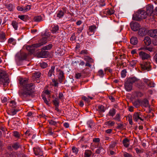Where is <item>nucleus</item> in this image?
<instances>
[{"label":"nucleus","mask_w":157,"mask_h":157,"mask_svg":"<svg viewBox=\"0 0 157 157\" xmlns=\"http://www.w3.org/2000/svg\"><path fill=\"white\" fill-rule=\"evenodd\" d=\"M147 17V13L144 10H139L133 15V20L139 21L143 19H145Z\"/></svg>","instance_id":"nucleus-3"},{"label":"nucleus","mask_w":157,"mask_h":157,"mask_svg":"<svg viewBox=\"0 0 157 157\" xmlns=\"http://www.w3.org/2000/svg\"><path fill=\"white\" fill-rule=\"evenodd\" d=\"M33 151L34 154L36 155L42 156L43 155V151L39 147H36L33 148Z\"/></svg>","instance_id":"nucleus-12"},{"label":"nucleus","mask_w":157,"mask_h":157,"mask_svg":"<svg viewBox=\"0 0 157 157\" xmlns=\"http://www.w3.org/2000/svg\"><path fill=\"white\" fill-rule=\"evenodd\" d=\"M130 25L131 29L134 31H137L140 29V25L137 22H132Z\"/></svg>","instance_id":"nucleus-9"},{"label":"nucleus","mask_w":157,"mask_h":157,"mask_svg":"<svg viewBox=\"0 0 157 157\" xmlns=\"http://www.w3.org/2000/svg\"><path fill=\"white\" fill-rule=\"evenodd\" d=\"M82 99L88 104L90 101V100L88 98H87L85 96L82 97Z\"/></svg>","instance_id":"nucleus-58"},{"label":"nucleus","mask_w":157,"mask_h":157,"mask_svg":"<svg viewBox=\"0 0 157 157\" xmlns=\"http://www.w3.org/2000/svg\"><path fill=\"white\" fill-rule=\"evenodd\" d=\"M11 25L15 30H17L18 28V23L15 21H12Z\"/></svg>","instance_id":"nucleus-32"},{"label":"nucleus","mask_w":157,"mask_h":157,"mask_svg":"<svg viewBox=\"0 0 157 157\" xmlns=\"http://www.w3.org/2000/svg\"><path fill=\"white\" fill-rule=\"evenodd\" d=\"M13 136L16 138H19L20 136V133L17 131H14L13 132Z\"/></svg>","instance_id":"nucleus-57"},{"label":"nucleus","mask_w":157,"mask_h":157,"mask_svg":"<svg viewBox=\"0 0 157 157\" xmlns=\"http://www.w3.org/2000/svg\"><path fill=\"white\" fill-rule=\"evenodd\" d=\"M48 51H42L38 55V56L40 58H45L48 55Z\"/></svg>","instance_id":"nucleus-17"},{"label":"nucleus","mask_w":157,"mask_h":157,"mask_svg":"<svg viewBox=\"0 0 157 157\" xmlns=\"http://www.w3.org/2000/svg\"><path fill=\"white\" fill-rule=\"evenodd\" d=\"M96 28L97 27L95 25L89 26V32L88 33L90 32L92 33L93 34H94Z\"/></svg>","instance_id":"nucleus-21"},{"label":"nucleus","mask_w":157,"mask_h":157,"mask_svg":"<svg viewBox=\"0 0 157 157\" xmlns=\"http://www.w3.org/2000/svg\"><path fill=\"white\" fill-rule=\"evenodd\" d=\"M116 110L115 109L112 108L110 109L109 112V116L113 117L115 114Z\"/></svg>","instance_id":"nucleus-29"},{"label":"nucleus","mask_w":157,"mask_h":157,"mask_svg":"<svg viewBox=\"0 0 157 157\" xmlns=\"http://www.w3.org/2000/svg\"><path fill=\"white\" fill-rule=\"evenodd\" d=\"M105 74V72H104L102 69H100L98 72V75L101 78H103Z\"/></svg>","instance_id":"nucleus-36"},{"label":"nucleus","mask_w":157,"mask_h":157,"mask_svg":"<svg viewBox=\"0 0 157 157\" xmlns=\"http://www.w3.org/2000/svg\"><path fill=\"white\" fill-rule=\"evenodd\" d=\"M148 34L152 37H157V29L151 30L148 31Z\"/></svg>","instance_id":"nucleus-14"},{"label":"nucleus","mask_w":157,"mask_h":157,"mask_svg":"<svg viewBox=\"0 0 157 157\" xmlns=\"http://www.w3.org/2000/svg\"><path fill=\"white\" fill-rule=\"evenodd\" d=\"M59 71L58 79L60 82L61 83L63 80L65 79L64 73L63 71L60 70H59Z\"/></svg>","instance_id":"nucleus-16"},{"label":"nucleus","mask_w":157,"mask_h":157,"mask_svg":"<svg viewBox=\"0 0 157 157\" xmlns=\"http://www.w3.org/2000/svg\"><path fill=\"white\" fill-rule=\"evenodd\" d=\"M105 124L109 126H113L115 124V122L114 121H109L105 122Z\"/></svg>","instance_id":"nucleus-48"},{"label":"nucleus","mask_w":157,"mask_h":157,"mask_svg":"<svg viewBox=\"0 0 157 157\" xmlns=\"http://www.w3.org/2000/svg\"><path fill=\"white\" fill-rule=\"evenodd\" d=\"M41 73L39 72H36L34 73L33 76L36 78H39L40 76Z\"/></svg>","instance_id":"nucleus-51"},{"label":"nucleus","mask_w":157,"mask_h":157,"mask_svg":"<svg viewBox=\"0 0 157 157\" xmlns=\"http://www.w3.org/2000/svg\"><path fill=\"white\" fill-rule=\"evenodd\" d=\"M114 119L117 121H121V118H120V115L119 113L117 114L114 118Z\"/></svg>","instance_id":"nucleus-53"},{"label":"nucleus","mask_w":157,"mask_h":157,"mask_svg":"<svg viewBox=\"0 0 157 157\" xmlns=\"http://www.w3.org/2000/svg\"><path fill=\"white\" fill-rule=\"evenodd\" d=\"M142 105L145 107L149 106L148 101L146 99H144L142 102Z\"/></svg>","instance_id":"nucleus-31"},{"label":"nucleus","mask_w":157,"mask_h":157,"mask_svg":"<svg viewBox=\"0 0 157 157\" xmlns=\"http://www.w3.org/2000/svg\"><path fill=\"white\" fill-rule=\"evenodd\" d=\"M129 140L127 138H125L123 139L122 141V143L124 146L126 147H127L129 146Z\"/></svg>","instance_id":"nucleus-26"},{"label":"nucleus","mask_w":157,"mask_h":157,"mask_svg":"<svg viewBox=\"0 0 157 157\" xmlns=\"http://www.w3.org/2000/svg\"><path fill=\"white\" fill-rule=\"evenodd\" d=\"M146 13L147 15H151L153 11V6L152 5H148L147 6Z\"/></svg>","instance_id":"nucleus-11"},{"label":"nucleus","mask_w":157,"mask_h":157,"mask_svg":"<svg viewBox=\"0 0 157 157\" xmlns=\"http://www.w3.org/2000/svg\"><path fill=\"white\" fill-rule=\"evenodd\" d=\"M10 82L8 75L5 71L0 69V84L3 85V86H7Z\"/></svg>","instance_id":"nucleus-2"},{"label":"nucleus","mask_w":157,"mask_h":157,"mask_svg":"<svg viewBox=\"0 0 157 157\" xmlns=\"http://www.w3.org/2000/svg\"><path fill=\"white\" fill-rule=\"evenodd\" d=\"M138 55L140 58L143 60L147 59L151 57L150 55L143 51H140L138 52Z\"/></svg>","instance_id":"nucleus-8"},{"label":"nucleus","mask_w":157,"mask_h":157,"mask_svg":"<svg viewBox=\"0 0 157 157\" xmlns=\"http://www.w3.org/2000/svg\"><path fill=\"white\" fill-rule=\"evenodd\" d=\"M53 102L55 106H59V101L58 98H55V100L53 101Z\"/></svg>","instance_id":"nucleus-43"},{"label":"nucleus","mask_w":157,"mask_h":157,"mask_svg":"<svg viewBox=\"0 0 157 157\" xmlns=\"http://www.w3.org/2000/svg\"><path fill=\"white\" fill-rule=\"evenodd\" d=\"M33 20L36 22H40L42 20V18L41 16H37L34 17Z\"/></svg>","instance_id":"nucleus-38"},{"label":"nucleus","mask_w":157,"mask_h":157,"mask_svg":"<svg viewBox=\"0 0 157 157\" xmlns=\"http://www.w3.org/2000/svg\"><path fill=\"white\" fill-rule=\"evenodd\" d=\"M48 122L51 125L56 126L57 124V122H59L55 121L53 120H48Z\"/></svg>","instance_id":"nucleus-46"},{"label":"nucleus","mask_w":157,"mask_h":157,"mask_svg":"<svg viewBox=\"0 0 157 157\" xmlns=\"http://www.w3.org/2000/svg\"><path fill=\"white\" fill-rule=\"evenodd\" d=\"M6 39L5 34L4 32H0V40L1 42H3Z\"/></svg>","instance_id":"nucleus-30"},{"label":"nucleus","mask_w":157,"mask_h":157,"mask_svg":"<svg viewBox=\"0 0 157 157\" xmlns=\"http://www.w3.org/2000/svg\"><path fill=\"white\" fill-rule=\"evenodd\" d=\"M7 7L9 10L12 11L14 9V6L11 4H10L7 5Z\"/></svg>","instance_id":"nucleus-59"},{"label":"nucleus","mask_w":157,"mask_h":157,"mask_svg":"<svg viewBox=\"0 0 157 157\" xmlns=\"http://www.w3.org/2000/svg\"><path fill=\"white\" fill-rule=\"evenodd\" d=\"M52 44H50L44 47L42 49L43 50H49L52 48Z\"/></svg>","instance_id":"nucleus-39"},{"label":"nucleus","mask_w":157,"mask_h":157,"mask_svg":"<svg viewBox=\"0 0 157 157\" xmlns=\"http://www.w3.org/2000/svg\"><path fill=\"white\" fill-rule=\"evenodd\" d=\"M106 13L109 15H111L113 14L114 12V10L112 8L110 9H107L106 10Z\"/></svg>","instance_id":"nucleus-42"},{"label":"nucleus","mask_w":157,"mask_h":157,"mask_svg":"<svg viewBox=\"0 0 157 157\" xmlns=\"http://www.w3.org/2000/svg\"><path fill=\"white\" fill-rule=\"evenodd\" d=\"M132 85L128 82L127 81L124 84V88L127 91H130L132 88Z\"/></svg>","instance_id":"nucleus-15"},{"label":"nucleus","mask_w":157,"mask_h":157,"mask_svg":"<svg viewBox=\"0 0 157 157\" xmlns=\"http://www.w3.org/2000/svg\"><path fill=\"white\" fill-rule=\"evenodd\" d=\"M137 61L135 60H132L130 63V64L132 66H134L137 63Z\"/></svg>","instance_id":"nucleus-64"},{"label":"nucleus","mask_w":157,"mask_h":157,"mask_svg":"<svg viewBox=\"0 0 157 157\" xmlns=\"http://www.w3.org/2000/svg\"><path fill=\"white\" fill-rule=\"evenodd\" d=\"M39 47L37 43L33 44L31 45H28L26 47V49L31 53H33L35 51L36 48Z\"/></svg>","instance_id":"nucleus-6"},{"label":"nucleus","mask_w":157,"mask_h":157,"mask_svg":"<svg viewBox=\"0 0 157 157\" xmlns=\"http://www.w3.org/2000/svg\"><path fill=\"white\" fill-rule=\"evenodd\" d=\"M42 99H43L44 102L46 103V104L48 105H49V101L47 100L46 98L42 96Z\"/></svg>","instance_id":"nucleus-63"},{"label":"nucleus","mask_w":157,"mask_h":157,"mask_svg":"<svg viewBox=\"0 0 157 157\" xmlns=\"http://www.w3.org/2000/svg\"><path fill=\"white\" fill-rule=\"evenodd\" d=\"M139 81V79L135 77H133L128 78L127 81L132 85V84L134 83H136V82Z\"/></svg>","instance_id":"nucleus-20"},{"label":"nucleus","mask_w":157,"mask_h":157,"mask_svg":"<svg viewBox=\"0 0 157 157\" xmlns=\"http://www.w3.org/2000/svg\"><path fill=\"white\" fill-rule=\"evenodd\" d=\"M87 124L88 126L90 128H92L93 126H94V123L93 121L92 120L89 121L87 123Z\"/></svg>","instance_id":"nucleus-44"},{"label":"nucleus","mask_w":157,"mask_h":157,"mask_svg":"<svg viewBox=\"0 0 157 157\" xmlns=\"http://www.w3.org/2000/svg\"><path fill=\"white\" fill-rule=\"evenodd\" d=\"M104 149L102 147L99 146L96 150L95 153L97 154H99Z\"/></svg>","instance_id":"nucleus-45"},{"label":"nucleus","mask_w":157,"mask_h":157,"mask_svg":"<svg viewBox=\"0 0 157 157\" xmlns=\"http://www.w3.org/2000/svg\"><path fill=\"white\" fill-rule=\"evenodd\" d=\"M80 54L82 55H88V52L86 50H83L81 51Z\"/></svg>","instance_id":"nucleus-61"},{"label":"nucleus","mask_w":157,"mask_h":157,"mask_svg":"<svg viewBox=\"0 0 157 157\" xmlns=\"http://www.w3.org/2000/svg\"><path fill=\"white\" fill-rule=\"evenodd\" d=\"M147 31L145 29H139L138 31V34L141 36H145L147 33Z\"/></svg>","instance_id":"nucleus-19"},{"label":"nucleus","mask_w":157,"mask_h":157,"mask_svg":"<svg viewBox=\"0 0 157 157\" xmlns=\"http://www.w3.org/2000/svg\"><path fill=\"white\" fill-rule=\"evenodd\" d=\"M27 56V54L25 52L21 53L19 59L20 60H25L26 59Z\"/></svg>","instance_id":"nucleus-25"},{"label":"nucleus","mask_w":157,"mask_h":157,"mask_svg":"<svg viewBox=\"0 0 157 157\" xmlns=\"http://www.w3.org/2000/svg\"><path fill=\"white\" fill-rule=\"evenodd\" d=\"M91 154V151L90 150L86 151L85 153V157H90Z\"/></svg>","instance_id":"nucleus-50"},{"label":"nucleus","mask_w":157,"mask_h":157,"mask_svg":"<svg viewBox=\"0 0 157 157\" xmlns=\"http://www.w3.org/2000/svg\"><path fill=\"white\" fill-rule=\"evenodd\" d=\"M98 110L100 113H103L105 112V107L103 105H100L98 106Z\"/></svg>","instance_id":"nucleus-34"},{"label":"nucleus","mask_w":157,"mask_h":157,"mask_svg":"<svg viewBox=\"0 0 157 157\" xmlns=\"http://www.w3.org/2000/svg\"><path fill=\"white\" fill-rule=\"evenodd\" d=\"M19 83L23 90H20L18 92L19 96L23 99L30 96L34 91V86L32 83H29L27 79L21 78Z\"/></svg>","instance_id":"nucleus-1"},{"label":"nucleus","mask_w":157,"mask_h":157,"mask_svg":"<svg viewBox=\"0 0 157 157\" xmlns=\"http://www.w3.org/2000/svg\"><path fill=\"white\" fill-rule=\"evenodd\" d=\"M31 6L29 5H27L25 7H23L24 9V11H29L31 8Z\"/></svg>","instance_id":"nucleus-52"},{"label":"nucleus","mask_w":157,"mask_h":157,"mask_svg":"<svg viewBox=\"0 0 157 157\" xmlns=\"http://www.w3.org/2000/svg\"><path fill=\"white\" fill-rule=\"evenodd\" d=\"M144 43L147 46H148L151 44V41L150 38L148 36H146L144 40Z\"/></svg>","instance_id":"nucleus-23"},{"label":"nucleus","mask_w":157,"mask_h":157,"mask_svg":"<svg viewBox=\"0 0 157 157\" xmlns=\"http://www.w3.org/2000/svg\"><path fill=\"white\" fill-rule=\"evenodd\" d=\"M144 82L150 87H154L155 84L150 80L147 78H144L143 80Z\"/></svg>","instance_id":"nucleus-13"},{"label":"nucleus","mask_w":157,"mask_h":157,"mask_svg":"<svg viewBox=\"0 0 157 157\" xmlns=\"http://www.w3.org/2000/svg\"><path fill=\"white\" fill-rule=\"evenodd\" d=\"M12 147L15 150L21 147V145L18 142H16L12 144Z\"/></svg>","instance_id":"nucleus-18"},{"label":"nucleus","mask_w":157,"mask_h":157,"mask_svg":"<svg viewBox=\"0 0 157 157\" xmlns=\"http://www.w3.org/2000/svg\"><path fill=\"white\" fill-rule=\"evenodd\" d=\"M10 105L12 109H14L16 106V103L15 101H10Z\"/></svg>","instance_id":"nucleus-37"},{"label":"nucleus","mask_w":157,"mask_h":157,"mask_svg":"<svg viewBox=\"0 0 157 157\" xmlns=\"http://www.w3.org/2000/svg\"><path fill=\"white\" fill-rule=\"evenodd\" d=\"M49 41V37L48 36L43 37L37 43L39 47L44 45Z\"/></svg>","instance_id":"nucleus-7"},{"label":"nucleus","mask_w":157,"mask_h":157,"mask_svg":"<svg viewBox=\"0 0 157 157\" xmlns=\"http://www.w3.org/2000/svg\"><path fill=\"white\" fill-rule=\"evenodd\" d=\"M55 69V67L54 66H52L51 69L49 70L48 74V77H51L52 75H54V71Z\"/></svg>","instance_id":"nucleus-22"},{"label":"nucleus","mask_w":157,"mask_h":157,"mask_svg":"<svg viewBox=\"0 0 157 157\" xmlns=\"http://www.w3.org/2000/svg\"><path fill=\"white\" fill-rule=\"evenodd\" d=\"M133 120L136 122L140 121H144L145 117L143 114L140 112H138L134 113L133 116Z\"/></svg>","instance_id":"nucleus-4"},{"label":"nucleus","mask_w":157,"mask_h":157,"mask_svg":"<svg viewBox=\"0 0 157 157\" xmlns=\"http://www.w3.org/2000/svg\"><path fill=\"white\" fill-rule=\"evenodd\" d=\"M40 66L43 68H44L48 66V64L46 63L43 62L40 63Z\"/></svg>","instance_id":"nucleus-56"},{"label":"nucleus","mask_w":157,"mask_h":157,"mask_svg":"<svg viewBox=\"0 0 157 157\" xmlns=\"http://www.w3.org/2000/svg\"><path fill=\"white\" fill-rule=\"evenodd\" d=\"M131 43L133 45L136 44L138 43V40L136 37H132L130 39Z\"/></svg>","instance_id":"nucleus-24"},{"label":"nucleus","mask_w":157,"mask_h":157,"mask_svg":"<svg viewBox=\"0 0 157 157\" xmlns=\"http://www.w3.org/2000/svg\"><path fill=\"white\" fill-rule=\"evenodd\" d=\"M18 18L24 21H26L27 19V16L26 15H18Z\"/></svg>","instance_id":"nucleus-41"},{"label":"nucleus","mask_w":157,"mask_h":157,"mask_svg":"<svg viewBox=\"0 0 157 157\" xmlns=\"http://www.w3.org/2000/svg\"><path fill=\"white\" fill-rule=\"evenodd\" d=\"M123 157H132V155L129 153L124 151L123 152Z\"/></svg>","instance_id":"nucleus-54"},{"label":"nucleus","mask_w":157,"mask_h":157,"mask_svg":"<svg viewBox=\"0 0 157 157\" xmlns=\"http://www.w3.org/2000/svg\"><path fill=\"white\" fill-rule=\"evenodd\" d=\"M72 150L73 152L75 153V154H77L78 152V150L74 147H72Z\"/></svg>","instance_id":"nucleus-60"},{"label":"nucleus","mask_w":157,"mask_h":157,"mask_svg":"<svg viewBox=\"0 0 157 157\" xmlns=\"http://www.w3.org/2000/svg\"><path fill=\"white\" fill-rule=\"evenodd\" d=\"M8 43L10 44H12L14 45L16 44V41L15 40L12 38H10L9 39Z\"/></svg>","instance_id":"nucleus-40"},{"label":"nucleus","mask_w":157,"mask_h":157,"mask_svg":"<svg viewBox=\"0 0 157 157\" xmlns=\"http://www.w3.org/2000/svg\"><path fill=\"white\" fill-rule=\"evenodd\" d=\"M59 29V27L57 25H54L52 27V33H55Z\"/></svg>","instance_id":"nucleus-35"},{"label":"nucleus","mask_w":157,"mask_h":157,"mask_svg":"<svg viewBox=\"0 0 157 157\" xmlns=\"http://www.w3.org/2000/svg\"><path fill=\"white\" fill-rule=\"evenodd\" d=\"M136 86L139 89L143 88V84L140 80L139 79V81L135 83Z\"/></svg>","instance_id":"nucleus-33"},{"label":"nucleus","mask_w":157,"mask_h":157,"mask_svg":"<svg viewBox=\"0 0 157 157\" xmlns=\"http://www.w3.org/2000/svg\"><path fill=\"white\" fill-rule=\"evenodd\" d=\"M117 143L116 142H112L109 145V148L111 149H113V148L117 145Z\"/></svg>","instance_id":"nucleus-49"},{"label":"nucleus","mask_w":157,"mask_h":157,"mask_svg":"<svg viewBox=\"0 0 157 157\" xmlns=\"http://www.w3.org/2000/svg\"><path fill=\"white\" fill-rule=\"evenodd\" d=\"M127 72L126 70H122L121 72V77L122 78H124L126 76V73Z\"/></svg>","instance_id":"nucleus-55"},{"label":"nucleus","mask_w":157,"mask_h":157,"mask_svg":"<svg viewBox=\"0 0 157 157\" xmlns=\"http://www.w3.org/2000/svg\"><path fill=\"white\" fill-rule=\"evenodd\" d=\"M67 11V9L65 7H63L62 10H58L57 14V17L60 18L62 17Z\"/></svg>","instance_id":"nucleus-10"},{"label":"nucleus","mask_w":157,"mask_h":157,"mask_svg":"<svg viewBox=\"0 0 157 157\" xmlns=\"http://www.w3.org/2000/svg\"><path fill=\"white\" fill-rule=\"evenodd\" d=\"M128 121L129 123L131 125L133 124V122L132 121V116L131 115H129L127 117Z\"/></svg>","instance_id":"nucleus-47"},{"label":"nucleus","mask_w":157,"mask_h":157,"mask_svg":"<svg viewBox=\"0 0 157 157\" xmlns=\"http://www.w3.org/2000/svg\"><path fill=\"white\" fill-rule=\"evenodd\" d=\"M140 67L143 70H146L148 71L151 70V66L150 62H146L140 64Z\"/></svg>","instance_id":"nucleus-5"},{"label":"nucleus","mask_w":157,"mask_h":157,"mask_svg":"<svg viewBox=\"0 0 157 157\" xmlns=\"http://www.w3.org/2000/svg\"><path fill=\"white\" fill-rule=\"evenodd\" d=\"M19 111V110L16 109H12L10 110L9 112V114L10 115L13 116L15 115Z\"/></svg>","instance_id":"nucleus-28"},{"label":"nucleus","mask_w":157,"mask_h":157,"mask_svg":"<svg viewBox=\"0 0 157 157\" xmlns=\"http://www.w3.org/2000/svg\"><path fill=\"white\" fill-rule=\"evenodd\" d=\"M83 59L86 62L93 63L94 62L93 59L88 56H84Z\"/></svg>","instance_id":"nucleus-27"},{"label":"nucleus","mask_w":157,"mask_h":157,"mask_svg":"<svg viewBox=\"0 0 157 157\" xmlns=\"http://www.w3.org/2000/svg\"><path fill=\"white\" fill-rule=\"evenodd\" d=\"M136 94V96L138 97H141L143 95V94L140 92H137Z\"/></svg>","instance_id":"nucleus-62"}]
</instances>
